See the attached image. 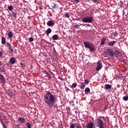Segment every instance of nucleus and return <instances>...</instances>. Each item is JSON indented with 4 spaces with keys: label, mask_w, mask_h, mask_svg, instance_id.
I'll use <instances>...</instances> for the list:
<instances>
[{
    "label": "nucleus",
    "mask_w": 128,
    "mask_h": 128,
    "mask_svg": "<svg viewBox=\"0 0 128 128\" xmlns=\"http://www.w3.org/2000/svg\"><path fill=\"white\" fill-rule=\"evenodd\" d=\"M118 6H120V8H122L124 7V2L120 1L118 3Z\"/></svg>",
    "instance_id": "f3484780"
},
{
    "label": "nucleus",
    "mask_w": 128,
    "mask_h": 128,
    "mask_svg": "<svg viewBox=\"0 0 128 128\" xmlns=\"http://www.w3.org/2000/svg\"><path fill=\"white\" fill-rule=\"evenodd\" d=\"M28 40L30 42H34V38H32V37H30L28 38Z\"/></svg>",
    "instance_id": "7c9ffc66"
},
{
    "label": "nucleus",
    "mask_w": 128,
    "mask_h": 128,
    "mask_svg": "<svg viewBox=\"0 0 128 128\" xmlns=\"http://www.w3.org/2000/svg\"><path fill=\"white\" fill-rule=\"evenodd\" d=\"M2 66V62L0 61V66Z\"/></svg>",
    "instance_id": "c03bdc74"
},
{
    "label": "nucleus",
    "mask_w": 128,
    "mask_h": 128,
    "mask_svg": "<svg viewBox=\"0 0 128 128\" xmlns=\"http://www.w3.org/2000/svg\"><path fill=\"white\" fill-rule=\"evenodd\" d=\"M49 14H50V16H52V14L49 13Z\"/></svg>",
    "instance_id": "49530a36"
},
{
    "label": "nucleus",
    "mask_w": 128,
    "mask_h": 128,
    "mask_svg": "<svg viewBox=\"0 0 128 128\" xmlns=\"http://www.w3.org/2000/svg\"><path fill=\"white\" fill-rule=\"evenodd\" d=\"M12 36H14V34H12V32H9L8 33V38H12Z\"/></svg>",
    "instance_id": "412c9836"
},
{
    "label": "nucleus",
    "mask_w": 128,
    "mask_h": 128,
    "mask_svg": "<svg viewBox=\"0 0 128 128\" xmlns=\"http://www.w3.org/2000/svg\"><path fill=\"white\" fill-rule=\"evenodd\" d=\"M48 78H50V77H48Z\"/></svg>",
    "instance_id": "8fccbe9b"
},
{
    "label": "nucleus",
    "mask_w": 128,
    "mask_h": 128,
    "mask_svg": "<svg viewBox=\"0 0 128 128\" xmlns=\"http://www.w3.org/2000/svg\"><path fill=\"white\" fill-rule=\"evenodd\" d=\"M8 10H10V12H12V10H14V6H8Z\"/></svg>",
    "instance_id": "b1692460"
},
{
    "label": "nucleus",
    "mask_w": 128,
    "mask_h": 128,
    "mask_svg": "<svg viewBox=\"0 0 128 128\" xmlns=\"http://www.w3.org/2000/svg\"><path fill=\"white\" fill-rule=\"evenodd\" d=\"M80 86L81 90H84L86 88V84L82 82H80Z\"/></svg>",
    "instance_id": "ddd939ff"
},
{
    "label": "nucleus",
    "mask_w": 128,
    "mask_h": 128,
    "mask_svg": "<svg viewBox=\"0 0 128 128\" xmlns=\"http://www.w3.org/2000/svg\"><path fill=\"white\" fill-rule=\"evenodd\" d=\"M0 80L2 84H6V78L4 75L0 74Z\"/></svg>",
    "instance_id": "6e6552de"
},
{
    "label": "nucleus",
    "mask_w": 128,
    "mask_h": 128,
    "mask_svg": "<svg viewBox=\"0 0 128 128\" xmlns=\"http://www.w3.org/2000/svg\"><path fill=\"white\" fill-rule=\"evenodd\" d=\"M10 62L12 64H14L16 63V58H11L10 60Z\"/></svg>",
    "instance_id": "f8f14e48"
},
{
    "label": "nucleus",
    "mask_w": 128,
    "mask_h": 128,
    "mask_svg": "<svg viewBox=\"0 0 128 128\" xmlns=\"http://www.w3.org/2000/svg\"><path fill=\"white\" fill-rule=\"evenodd\" d=\"M84 82L86 84H90V81L88 80H85Z\"/></svg>",
    "instance_id": "f704fd0d"
},
{
    "label": "nucleus",
    "mask_w": 128,
    "mask_h": 128,
    "mask_svg": "<svg viewBox=\"0 0 128 128\" xmlns=\"http://www.w3.org/2000/svg\"><path fill=\"white\" fill-rule=\"evenodd\" d=\"M118 78H122V74H119L118 75Z\"/></svg>",
    "instance_id": "e433bc0d"
},
{
    "label": "nucleus",
    "mask_w": 128,
    "mask_h": 128,
    "mask_svg": "<svg viewBox=\"0 0 128 128\" xmlns=\"http://www.w3.org/2000/svg\"><path fill=\"white\" fill-rule=\"evenodd\" d=\"M116 42V41H112L111 42H108V44L109 46H114V44Z\"/></svg>",
    "instance_id": "9d476101"
},
{
    "label": "nucleus",
    "mask_w": 128,
    "mask_h": 128,
    "mask_svg": "<svg viewBox=\"0 0 128 128\" xmlns=\"http://www.w3.org/2000/svg\"><path fill=\"white\" fill-rule=\"evenodd\" d=\"M20 66H24V64H22V63H20Z\"/></svg>",
    "instance_id": "a18cd8bd"
},
{
    "label": "nucleus",
    "mask_w": 128,
    "mask_h": 128,
    "mask_svg": "<svg viewBox=\"0 0 128 128\" xmlns=\"http://www.w3.org/2000/svg\"><path fill=\"white\" fill-rule=\"evenodd\" d=\"M76 86H78V84L76 83H73L72 84V86H71L72 88H76Z\"/></svg>",
    "instance_id": "a878e982"
},
{
    "label": "nucleus",
    "mask_w": 128,
    "mask_h": 128,
    "mask_svg": "<svg viewBox=\"0 0 128 128\" xmlns=\"http://www.w3.org/2000/svg\"><path fill=\"white\" fill-rule=\"evenodd\" d=\"M88 26H90V24H88Z\"/></svg>",
    "instance_id": "3c124183"
},
{
    "label": "nucleus",
    "mask_w": 128,
    "mask_h": 128,
    "mask_svg": "<svg viewBox=\"0 0 128 128\" xmlns=\"http://www.w3.org/2000/svg\"><path fill=\"white\" fill-rule=\"evenodd\" d=\"M52 38L54 40H58V34H54L52 36Z\"/></svg>",
    "instance_id": "dca6fc26"
},
{
    "label": "nucleus",
    "mask_w": 128,
    "mask_h": 128,
    "mask_svg": "<svg viewBox=\"0 0 128 128\" xmlns=\"http://www.w3.org/2000/svg\"><path fill=\"white\" fill-rule=\"evenodd\" d=\"M18 120H19L20 122H22V124H24V122H26V120L24 119V118H22L20 117H19L18 118Z\"/></svg>",
    "instance_id": "2eb2a0df"
},
{
    "label": "nucleus",
    "mask_w": 128,
    "mask_h": 128,
    "mask_svg": "<svg viewBox=\"0 0 128 128\" xmlns=\"http://www.w3.org/2000/svg\"><path fill=\"white\" fill-rule=\"evenodd\" d=\"M47 26H54V21L52 20H49L47 22Z\"/></svg>",
    "instance_id": "1a4fd4ad"
},
{
    "label": "nucleus",
    "mask_w": 128,
    "mask_h": 128,
    "mask_svg": "<svg viewBox=\"0 0 128 128\" xmlns=\"http://www.w3.org/2000/svg\"><path fill=\"white\" fill-rule=\"evenodd\" d=\"M104 54H108L110 56H114V52L112 49L107 48L106 51L104 52Z\"/></svg>",
    "instance_id": "39448f33"
},
{
    "label": "nucleus",
    "mask_w": 128,
    "mask_h": 128,
    "mask_svg": "<svg viewBox=\"0 0 128 128\" xmlns=\"http://www.w3.org/2000/svg\"><path fill=\"white\" fill-rule=\"evenodd\" d=\"M26 126L28 128H32V124L30 123L27 122L26 124Z\"/></svg>",
    "instance_id": "bb28decb"
},
{
    "label": "nucleus",
    "mask_w": 128,
    "mask_h": 128,
    "mask_svg": "<svg viewBox=\"0 0 128 128\" xmlns=\"http://www.w3.org/2000/svg\"><path fill=\"white\" fill-rule=\"evenodd\" d=\"M127 8H128V2L127 3V6H126Z\"/></svg>",
    "instance_id": "de8ad7c7"
},
{
    "label": "nucleus",
    "mask_w": 128,
    "mask_h": 128,
    "mask_svg": "<svg viewBox=\"0 0 128 128\" xmlns=\"http://www.w3.org/2000/svg\"><path fill=\"white\" fill-rule=\"evenodd\" d=\"M74 126H76V124H70V128H74Z\"/></svg>",
    "instance_id": "72a5a7b5"
},
{
    "label": "nucleus",
    "mask_w": 128,
    "mask_h": 128,
    "mask_svg": "<svg viewBox=\"0 0 128 128\" xmlns=\"http://www.w3.org/2000/svg\"><path fill=\"white\" fill-rule=\"evenodd\" d=\"M75 126L76 128H82V125L78 123V124H75Z\"/></svg>",
    "instance_id": "393cba45"
},
{
    "label": "nucleus",
    "mask_w": 128,
    "mask_h": 128,
    "mask_svg": "<svg viewBox=\"0 0 128 128\" xmlns=\"http://www.w3.org/2000/svg\"><path fill=\"white\" fill-rule=\"evenodd\" d=\"M8 52H9V54H13L14 52V49L12 48V46H11V47H9L8 48Z\"/></svg>",
    "instance_id": "9b49d317"
},
{
    "label": "nucleus",
    "mask_w": 128,
    "mask_h": 128,
    "mask_svg": "<svg viewBox=\"0 0 128 128\" xmlns=\"http://www.w3.org/2000/svg\"><path fill=\"white\" fill-rule=\"evenodd\" d=\"M74 2H76V4H78V2H80V0H74Z\"/></svg>",
    "instance_id": "37998d69"
},
{
    "label": "nucleus",
    "mask_w": 128,
    "mask_h": 128,
    "mask_svg": "<svg viewBox=\"0 0 128 128\" xmlns=\"http://www.w3.org/2000/svg\"><path fill=\"white\" fill-rule=\"evenodd\" d=\"M6 44L8 47H9V48L12 47V45H10V44H9L8 42H7Z\"/></svg>",
    "instance_id": "58836bf2"
},
{
    "label": "nucleus",
    "mask_w": 128,
    "mask_h": 128,
    "mask_svg": "<svg viewBox=\"0 0 128 128\" xmlns=\"http://www.w3.org/2000/svg\"><path fill=\"white\" fill-rule=\"evenodd\" d=\"M105 90H110L112 88V85L108 84H106L104 86Z\"/></svg>",
    "instance_id": "4468645a"
},
{
    "label": "nucleus",
    "mask_w": 128,
    "mask_h": 128,
    "mask_svg": "<svg viewBox=\"0 0 128 128\" xmlns=\"http://www.w3.org/2000/svg\"><path fill=\"white\" fill-rule=\"evenodd\" d=\"M114 56H115L118 58H120L122 56V52L115 50V52H114Z\"/></svg>",
    "instance_id": "0eeeda50"
},
{
    "label": "nucleus",
    "mask_w": 128,
    "mask_h": 128,
    "mask_svg": "<svg viewBox=\"0 0 128 128\" xmlns=\"http://www.w3.org/2000/svg\"><path fill=\"white\" fill-rule=\"evenodd\" d=\"M98 0H92L93 2H98Z\"/></svg>",
    "instance_id": "79ce46f5"
},
{
    "label": "nucleus",
    "mask_w": 128,
    "mask_h": 128,
    "mask_svg": "<svg viewBox=\"0 0 128 128\" xmlns=\"http://www.w3.org/2000/svg\"><path fill=\"white\" fill-rule=\"evenodd\" d=\"M94 17L92 16H86L82 20V22H88V24H92V22Z\"/></svg>",
    "instance_id": "20e7f679"
},
{
    "label": "nucleus",
    "mask_w": 128,
    "mask_h": 128,
    "mask_svg": "<svg viewBox=\"0 0 128 128\" xmlns=\"http://www.w3.org/2000/svg\"><path fill=\"white\" fill-rule=\"evenodd\" d=\"M46 34H50V32H52V29L50 28H48V29H47V30L46 31Z\"/></svg>",
    "instance_id": "4be33fe9"
},
{
    "label": "nucleus",
    "mask_w": 128,
    "mask_h": 128,
    "mask_svg": "<svg viewBox=\"0 0 128 128\" xmlns=\"http://www.w3.org/2000/svg\"><path fill=\"white\" fill-rule=\"evenodd\" d=\"M2 126L3 128H8V126H6V125L4 124V122H2Z\"/></svg>",
    "instance_id": "473e14b6"
},
{
    "label": "nucleus",
    "mask_w": 128,
    "mask_h": 128,
    "mask_svg": "<svg viewBox=\"0 0 128 128\" xmlns=\"http://www.w3.org/2000/svg\"><path fill=\"white\" fill-rule=\"evenodd\" d=\"M122 100H128V96H124L123 98H122Z\"/></svg>",
    "instance_id": "c756f323"
},
{
    "label": "nucleus",
    "mask_w": 128,
    "mask_h": 128,
    "mask_svg": "<svg viewBox=\"0 0 128 128\" xmlns=\"http://www.w3.org/2000/svg\"><path fill=\"white\" fill-rule=\"evenodd\" d=\"M56 95L52 94L50 92H48L44 95V102L48 106H54L56 104Z\"/></svg>",
    "instance_id": "f257e3e1"
},
{
    "label": "nucleus",
    "mask_w": 128,
    "mask_h": 128,
    "mask_svg": "<svg viewBox=\"0 0 128 128\" xmlns=\"http://www.w3.org/2000/svg\"><path fill=\"white\" fill-rule=\"evenodd\" d=\"M64 16H65V18H70V16L69 14H68V13L66 14H64Z\"/></svg>",
    "instance_id": "2f4dec72"
},
{
    "label": "nucleus",
    "mask_w": 128,
    "mask_h": 128,
    "mask_svg": "<svg viewBox=\"0 0 128 128\" xmlns=\"http://www.w3.org/2000/svg\"><path fill=\"white\" fill-rule=\"evenodd\" d=\"M106 38H104L102 40H101V43L100 44L102 46H104V42H106Z\"/></svg>",
    "instance_id": "aec40b11"
},
{
    "label": "nucleus",
    "mask_w": 128,
    "mask_h": 128,
    "mask_svg": "<svg viewBox=\"0 0 128 128\" xmlns=\"http://www.w3.org/2000/svg\"><path fill=\"white\" fill-rule=\"evenodd\" d=\"M56 4L52 3L51 5V6L52 8H56Z\"/></svg>",
    "instance_id": "cd10ccee"
},
{
    "label": "nucleus",
    "mask_w": 128,
    "mask_h": 128,
    "mask_svg": "<svg viewBox=\"0 0 128 128\" xmlns=\"http://www.w3.org/2000/svg\"><path fill=\"white\" fill-rule=\"evenodd\" d=\"M6 38L4 37H2V40H1V42H2V44H6Z\"/></svg>",
    "instance_id": "6ab92c4d"
},
{
    "label": "nucleus",
    "mask_w": 128,
    "mask_h": 128,
    "mask_svg": "<svg viewBox=\"0 0 128 128\" xmlns=\"http://www.w3.org/2000/svg\"><path fill=\"white\" fill-rule=\"evenodd\" d=\"M94 124L98 128H104V121L102 119L98 118L95 120Z\"/></svg>",
    "instance_id": "7ed1b4c3"
},
{
    "label": "nucleus",
    "mask_w": 128,
    "mask_h": 128,
    "mask_svg": "<svg viewBox=\"0 0 128 128\" xmlns=\"http://www.w3.org/2000/svg\"><path fill=\"white\" fill-rule=\"evenodd\" d=\"M84 92L85 94H88V92H90V90L88 88H86Z\"/></svg>",
    "instance_id": "5701e85b"
},
{
    "label": "nucleus",
    "mask_w": 128,
    "mask_h": 128,
    "mask_svg": "<svg viewBox=\"0 0 128 128\" xmlns=\"http://www.w3.org/2000/svg\"><path fill=\"white\" fill-rule=\"evenodd\" d=\"M46 74L48 78H50V74H48V72H46Z\"/></svg>",
    "instance_id": "a19ab883"
},
{
    "label": "nucleus",
    "mask_w": 128,
    "mask_h": 128,
    "mask_svg": "<svg viewBox=\"0 0 128 128\" xmlns=\"http://www.w3.org/2000/svg\"><path fill=\"white\" fill-rule=\"evenodd\" d=\"M12 16H13V18H16V12H12Z\"/></svg>",
    "instance_id": "c85d7f7f"
},
{
    "label": "nucleus",
    "mask_w": 128,
    "mask_h": 128,
    "mask_svg": "<svg viewBox=\"0 0 128 128\" xmlns=\"http://www.w3.org/2000/svg\"><path fill=\"white\" fill-rule=\"evenodd\" d=\"M102 61L98 60V62L97 66L96 67V72L100 70H102Z\"/></svg>",
    "instance_id": "423d86ee"
},
{
    "label": "nucleus",
    "mask_w": 128,
    "mask_h": 128,
    "mask_svg": "<svg viewBox=\"0 0 128 128\" xmlns=\"http://www.w3.org/2000/svg\"><path fill=\"white\" fill-rule=\"evenodd\" d=\"M79 26H80V25L76 24L74 26V28H78Z\"/></svg>",
    "instance_id": "c9c22d12"
},
{
    "label": "nucleus",
    "mask_w": 128,
    "mask_h": 128,
    "mask_svg": "<svg viewBox=\"0 0 128 128\" xmlns=\"http://www.w3.org/2000/svg\"><path fill=\"white\" fill-rule=\"evenodd\" d=\"M127 88H128V84L127 85Z\"/></svg>",
    "instance_id": "09e8293b"
},
{
    "label": "nucleus",
    "mask_w": 128,
    "mask_h": 128,
    "mask_svg": "<svg viewBox=\"0 0 128 128\" xmlns=\"http://www.w3.org/2000/svg\"><path fill=\"white\" fill-rule=\"evenodd\" d=\"M84 46L86 48L90 50V52H92L96 50V49L94 48V45L92 43L88 42H84Z\"/></svg>",
    "instance_id": "f03ea898"
},
{
    "label": "nucleus",
    "mask_w": 128,
    "mask_h": 128,
    "mask_svg": "<svg viewBox=\"0 0 128 128\" xmlns=\"http://www.w3.org/2000/svg\"><path fill=\"white\" fill-rule=\"evenodd\" d=\"M4 54H2V52L0 51V58H2V56Z\"/></svg>",
    "instance_id": "ea45409f"
},
{
    "label": "nucleus",
    "mask_w": 128,
    "mask_h": 128,
    "mask_svg": "<svg viewBox=\"0 0 128 128\" xmlns=\"http://www.w3.org/2000/svg\"><path fill=\"white\" fill-rule=\"evenodd\" d=\"M6 68H4V67H0V72H4V74H5L6 72Z\"/></svg>",
    "instance_id": "a211bd4d"
},
{
    "label": "nucleus",
    "mask_w": 128,
    "mask_h": 128,
    "mask_svg": "<svg viewBox=\"0 0 128 128\" xmlns=\"http://www.w3.org/2000/svg\"><path fill=\"white\" fill-rule=\"evenodd\" d=\"M114 36H118V32H114Z\"/></svg>",
    "instance_id": "4c0bfd02"
}]
</instances>
